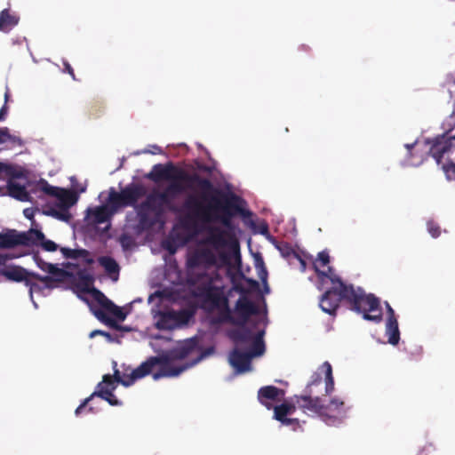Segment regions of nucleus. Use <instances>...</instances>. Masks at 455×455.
<instances>
[{
	"mask_svg": "<svg viewBox=\"0 0 455 455\" xmlns=\"http://www.w3.org/2000/svg\"><path fill=\"white\" fill-rule=\"evenodd\" d=\"M204 192H212V195L207 204L205 193L201 195H188L183 204L188 215L202 223L220 222L227 228H232V219L236 215H251L244 211V201L234 193L224 192L213 186L211 188H201Z\"/></svg>",
	"mask_w": 455,
	"mask_h": 455,
	"instance_id": "obj_1",
	"label": "nucleus"
},
{
	"mask_svg": "<svg viewBox=\"0 0 455 455\" xmlns=\"http://www.w3.org/2000/svg\"><path fill=\"white\" fill-rule=\"evenodd\" d=\"M353 294L347 292L343 297L339 290L330 288L321 296L319 306L324 313L335 315L343 300L351 310L362 313L363 319L379 323L382 319L379 299L373 294H365L364 291H356Z\"/></svg>",
	"mask_w": 455,
	"mask_h": 455,
	"instance_id": "obj_2",
	"label": "nucleus"
},
{
	"mask_svg": "<svg viewBox=\"0 0 455 455\" xmlns=\"http://www.w3.org/2000/svg\"><path fill=\"white\" fill-rule=\"evenodd\" d=\"M198 339L196 338H191L180 343L176 347L172 350L166 351L156 356L155 363L156 367L158 370L153 373V379L157 380L162 378H172L177 377L188 368V365H182L178 367L172 366V363L178 360L187 358L194 351L197 349Z\"/></svg>",
	"mask_w": 455,
	"mask_h": 455,
	"instance_id": "obj_3",
	"label": "nucleus"
},
{
	"mask_svg": "<svg viewBox=\"0 0 455 455\" xmlns=\"http://www.w3.org/2000/svg\"><path fill=\"white\" fill-rule=\"evenodd\" d=\"M148 180L158 183L163 180L170 182L183 181L188 183V187L196 185L199 188H211L212 183L210 180L201 177L198 173H188L184 169L176 166L169 162L165 164H155L149 173L146 176Z\"/></svg>",
	"mask_w": 455,
	"mask_h": 455,
	"instance_id": "obj_4",
	"label": "nucleus"
},
{
	"mask_svg": "<svg viewBox=\"0 0 455 455\" xmlns=\"http://www.w3.org/2000/svg\"><path fill=\"white\" fill-rule=\"evenodd\" d=\"M41 243L44 250L47 251H55L58 245L51 240H45L43 232L30 228L27 232L19 233L14 229L8 230L6 233H0V249H11L18 245L29 246Z\"/></svg>",
	"mask_w": 455,
	"mask_h": 455,
	"instance_id": "obj_5",
	"label": "nucleus"
},
{
	"mask_svg": "<svg viewBox=\"0 0 455 455\" xmlns=\"http://www.w3.org/2000/svg\"><path fill=\"white\" fill-rule=\"evenodd\" d=\"M199 297L208 311H217L218 315L212 319L213 323H224V315L229 308L228 297L225 294L224 288L211 283L199 289Z\"/></svg>",
	"mask_w": 455,
	"mask_h": 455,
	"instance_id": "obj_6",
	"label": "nucleus"
},
{
	"mask_svg": "<svg viewBox=\"0 0 455 455\" xmlns=\"http://www.w3.org/2000/svg\"><path fill=\"white\" fill-rule=\"evenodd\" d=\"M147 190L142 184L130 183L116 192L113 188H110L107 203L112 212H118L120 209L125 207H133L136 210L139 200L145 196Z\"/></svg>",
	"mask_w": 455,
	"mask_h": 455,
	"instance_id": "obj_7",
	"label": "nucleus"
},
{
	"mask_svg": "<svg viewBox=\"0 0 455 455\" xmlns=\"http://www.w3.org/2000/svg\"><path fill=\"white\" fill-rule=\"evenodd\" d=\"M0 275L8 281L16 283L23 282L26 286L29 287L31 294L34 291L39 289V286L33 282V279L44 283L46 286H49V283L53 281V278L49 275H40L37 273L30 272L18 265H10L5 268L0 269Z\"/></svg>",
	"mask_w": 455,
	"mask_h": 455,
	"instance_id": "obj_8",
	"label": "nucleus"
},
{
	"mask_svg": "<svg viewBox=\"0 0 455 455\" xmlns=\"http://www.w3.org/2000/svg\"><path fill=\"white\" fill-rule=\"evenodd\" d=\"M154 362H156V359L150 356L137 368L132 369L131 367H126L124 369L123 372L116 368V362H113L114 374L111 376L113 377V380H115V384L120 383L124 387H130L136 380L149 374L153 375L155 372L154 369L156 368Z\"/></svg>",
	"mask_w": 455,
	"mask_h": 455,
	"instance_id": "obj_9",
	"label": "nucleus"
},
{
	"mask_svg": "<svg viewBox=\"0 0 455 455\" xmlns=\"http://www.w3.org/2000/svg\"><path fill=\"white\" fill-rule=\"evenodd\" d=\"M259 314L258 306L248 297L243 295L236 300L234 309L229 307L224 315V323L246 325L251 316Z\"/></svg>",
	"mask_w": 455,
	"mask_h": 455,
	"instance_id": "obj_10",
	"label": "nucleus"
},
{
	"mask_svg": "<svg viewBox=\"0 0 455 455\" xmlns=\"http://www.w3.org/2000/svg\"><path fill=\"white\" fill-rule=\"evenodd\" d=\"M139 224L142 228H151L155 224V220L149 216V213H154L156 218H159L164 214V208L161 206L160 201L156 195V190L149 193L146 199L138 204L136 207Z\"/></svg>",
	"mask_w": 455,
	"mask_h": 455,
	"instance_id": "obj_11",
	"label": "nucleus"
},
{
	"mask_svg": "<svg viewBox=\"0 0 455 455\" xmlns=\"http://www.w3.org/2000/svg\"><path fill=\"white\" fill-rule=\"evenodd\" d=\"M217 264L215 252L206 247H198L191 251L187 259V266L189 269L202 267L204 270L210 269Z\"/></svg>",
	"mask_w": 455,
	"mask_h": 455,
	"instance_id": "obj_12",
	"label": "nucleus"
},
{
	"mask_svg": "<svg viewBox=\"0 0 455 455\" xmlns=\"http://www.w3.org/2000/svg\"><path fill=\"white\" fill-rule=\"evenodd\" d=\"M196 185L193 187H188V183L183 181L170 182L168 186L163 191H156L158 201H160L161 206L165 209L173 210V201L176 197L188 189H194Z\"/></svg>",
	"mask_w": 455,
	"mask_h": 455,
	"instance_id": "obj_13",
	"label": "nucleus"
},
{
	"mask_svg": "<svg viewBox=\"0 0 455 455\" xmlns=\"http://www.w3.org/2000/svg\"><path fill=\"white\" fill-rule=\"evenodd\" d=\"M426 142L430 145L429 154L437 164L442 163L444 154L455 148V137H448L446 134L427 139Z\"/></svg>",
	"mask_w": 455,
	"mask_h": 455,
	"instance_id": "obj_14",
	"label": "nucleus"
},
{
	"mask_svg": "<svg viewBox=\"0 0 455 455\" xmlns=\"http://www.w3.org/2000/svg\"><path fill=\"white\" fill-rule=\"evenodd\" d=\"M116 388V384H115L113 377L110 374H105L102 378V381L97 385V390L91 395V397H100L112 406L121 405L122 403L113 393Z\"/></svg>",
	"mask_w": 455,
	"mask_h": 455,
	"instance_id": "obj_15",
	"label": "nucleus"
},
{
	"mask_svg": "<svg viewBox=\"0 0 455 455\" xmlns=\"http://www.w3.org/2000/svg\"><path fill=\"white\" fill-rule=\"evenodd\" d=\"M312 395L306 393L304 395L297 396V404L305 413L317 415L323 419V400L318 396L313 397Z\"/></svg>",
	"mask_w": 455,
	"mask_h": 455,
	"instance_id": "obj_16",
	"label": "nucleus"
},
{
	"mask_svg": "<svg viewBox=\"0 0 455 455\" xmlns=\"http://www.w3.org/2000/svg\"><path fill=\"white\" fill-rule=\"evenodd\" d=\"M207 235L200 242V244L211 245L213 249L219 250L228 245V237L232 235L218 226H210L206 228Z\"/></svg>",
	"mask_w": 455,
	"mask_h": 455,
	"instance_id": "obj_17",
	"label": "nucleus"
},
{
	"mask_svg": "<svg viewBox=\"0 0 455 455\" xmlns=\"http://www.w3.org/2000/svg\"><path fill=\"white\" fill-rule=\"evenodd\" d=\"M315 270L319 278L323 279L327 278L331 283L332 286L331 288H337L341 291L343 297L346 293L349 292L350 295H354L353 292L356 291H363L361 287H355L353 284H347L343 282V280L334 273L332 267H329L327 271H321L318 269L316 264L314 265Z\"/></svg>",
	"mask_w": 455,
	"mask_h": 455,
	"instance_id": "obj_18",
	"label": "nucleus"
},
{
	"mask_svg": "<svg viewBox=\"0 0 455 455\" xmlns=\"http://www.w3.org/2000/svg\"><path fill=\"white\" fill-rule=\"evenodd\" d=\"M344 402L339 398L334 397L330 400L329 403L323 401V420L327 424H335L339 422L341 418L345 416Z\"/></svg>",
	"mask_w": 455,
	"mask_h": 455,
	"instance_id": "obj_19",
	"label": "nucleus"
},
{
	"mask_svg": "<svg viewBox=\"0 0 455 455\" xmlns=\"http://www.w3.org/2000/svg\"><path fill=\"white\" fill-rule=\"evenodd\" d=\"M284 394V390L275 386H265L259 389L257 398L267 410H272L273 404L270 402H280Z\"/></svg>",
	"mask_w": 455,
	"mask_h": 455,
	"instance_id": "obj_20",
	"label": "nucleus"
},
{
	"mask_svg": "<svg viewBox=\"0 0 455 455\" xmlns=\"http://www.w3.org/2000/svg\"><path fill=\"white\" fill-rule=\"evenodd\" d=\"M274 419L281 422L284 426L299 427V422L298 419L288 418L296 411V406L293 403H283L280 405L273 406Z\"/></svg>",
	"mask_w": 455,
	"mask_h": 455,
	"instance_id": "obj_21",
	"label": "nucleus"
},
{
	"mask_svg": "<svg viewBox=\"0 0 455 455\" xmlns=\"http://www.w3.org/2000/svg\"><path fill=\"white\" fill-rule=\"evenodd\" d=\"M92 296L99 306L102 307L108 314L114 315L120 321H124L125 319L126 314L109 299H108L103 292L94 289L92 291Z\"/></svg>",
	"mask_w": 455,
	"mask_h": 455,
	"instance_id": "obj_22",
	"label": "nucleus"
},
{
	"mask_svg": "<svg viewBox=\"0 0 455 455\" xmlns=\"http://www.w3.org/2000/svg\"><path fill=\"white\" fill-rule=\"evenodd\" d=\"M252 357L250 353L243 352L235 348L229 355L230 364L239 372H244L250 370Z\"/></svg>",
	"mask_w": 455,
	"mask_h": 455,
	"instance_id": "obj_23",
	"label": "nucleus"
},
{
	"mask_svg": "<svg viewBox=\"0 0 455 455\" xmlns=\"http://www.w3.org/2000/svg\"><path fill=\"white\" fill-rule=\"evenodd\" d=\"M3 188L4 192V195H9L21 202H31L30 193L26 189L25 186L12 180H8L6 187Z\"/></svg>",
	"mask_w": 455,
	"mask_h": 455,
	"instance_id": "obj_24",
	"label": "nucleus"
},
{
	"mask_svg": "<svg viewBox=\"0 0 455 455\" xmlns=\"http://www.w3.org/2000/svg\"><path fill=\"white\" fill-rule=\"evenodd\" d=\"M237 328L229 331L228 336L238 347L250 344L255 338L252 331L246 325H236Z\"/></svg>",
	"mask_w": 455,
	"mask_h": 455,
	"instance_id": "obj_25",
	"label": "nucleus"
},
{
	"mask_svg": "<svg viewBox=\"0 0 455 455\" xmlns=\"http://www.w3.org/2000/svg\"><path fill=\"white\" fill-rule=\"evenodd\" d=\"M92 221L94 224H102L105 222H109L110 219L116 213L112 212V209L108 206V204L106 203L105 205L98 206L90 212Z\"/></svg>",
	"mask_w": 455,
	"mask_h": 455,
	"instance_id": "obj_26",
	"label": "nucleus"
},
{
	"mask_svg": "<svg viewBox=\"0 0 455 455\" xmlns=\"http://www.w3.org/2000/svg\"><path fill=\"white\" fill-rule=\"evenodd\" d=\"M19 20L20 18L11 13L9 9H4L0 12V31L8 33L19 23Z\"/></svg>",
	"mask_w": 455,
	"mask_h": 455,
	"instance_id": "obj_27",
	"label": "nucleus"
},
{
	"mask_svg": "<svg viewBox=\"0 0 455 455\" xmlns=\"http://www.w3.org/2000/svg\"><path fill=\"white\" fill-rule=\"evenodd\" d=\"M94 282L93 276L87 273L86 270H79L76 273V286L84 292H90L92 294V291L95 288H92Z\"/></svg>",
	"mask_w": 455,
	"mask_h": 455,
	"instance_id": "obj_28",
	"label": "nucleus"
},
{
	"mask_svg": "<svg viewBox=\"0 0 455 455\" xmlns=\"http://www.w3.org/2000/svg\"><path fill=\"white\" fill-rule=\"evenodd\" d=\"M55 198L59 201L58 207L66 209H69L73 206L78 199L75 192L64 188H60Z\"/></svg>",
	"mask_w": 455,
	"mask_h": 455,
	"instance_id": "obj_29",
	"label": "nucleus"
},
{
	"mask_svg": "<svg viewBox=\"0 0 455 455\" xmlns=\"http://www.w3.org/2000/svg\"><path fill=\"white\" fill-rule=\"evenodd\" d=\"M93 315L99 319L100 322L106 323L107 325L116 329V330H124L128 331V328L123 327L119 325L114 319L108 315V311H106L102 307L100 308H92Z\"/></svg>",
	"mask_w": 455,
	"mask_h": 455,
	"instance_id": "obj_30",
	"label": "nucleus"
},
{
	"mask_svg": "<svg viewBox=\"0 0 455 455\" xmlns=\"http://www.w3.org/2000/svg\"><path fill=\"white\" fill-rule=\"evenodd\" d=\"M60 251L66 259H77L83 257V258H86L85 262L87 264L90 265V264L93 263V259L92 258H88L89 251L84 249L77 250V249H70V248L63 247L60 249Z\"/></svg>",
	"mask_w": 455,
	"mask_h": 455,
	"instance_id": "obj_31",
	"label": "nucleus"
},
{
	"mask_svg": "<svg viewBox=\"0 0 455 455\" xmlns=\"http://www.w3.org/2000/svg\"><path fill=\"white\" fill-rule=\"evenodd\" d=\"M386 335L388 337V342L391 345H397L400 339V331L397 319L387 321Z\"/></svg>",
	"mask_w": 455,
	"mask_h": 455,
	"instance_id": "obj_32",
	"label": "nucleus"
},
{
	"mask_svg": "<svg viewBox=\"0 0 455 455\" xmlns=\"http://www.w3.org/2000/svg\"><path fill=\"white\" fill-rule=\"evenodd\" d=\"M263 335H264V331H259L256 335H255V338L251 341V347H250V350L247 351L248 353H250V355H251V357H255V356H259L261 355H263L264 351H265V344H264V341H263Z\"/></svg>",
	"mask_w": 455,
	"mask_h": 455,
	"instance_id": "obj_33",
	"label": "nucleus"
},
{
	"mask_svg": "<svg viewBox=\"0 0 455 455\" xmlns=\"http://www.w3.org/2000/svg\"><path fill=\"white\" fill-rule=\"evenodd\" d=\"M98 261L108 275H118L120 267L115 259L109 256H101L98 259Z\"/></svg>",
	"mask_w": 455,
	"mask_h": 455,
	"instance_id": "obj_34",
	"label": "nucleus"
},
{
	"mask_svg": "<svg viewBox=\"0 0 455 455\" xmlns=\"http://www.w3.org/2000/svg\"><path fill=\"white\" fill-rule=\"evenodd\" d=\"M156 325L159 330H173L177 328L171 311L162 313Z\"/></svg>",
	"mask_w": 455,
	"mask_h": 455,
	"instance_id": "obj_35",
	"label": "nucleus"
},
{
	"mask_svg": "<svg viewBox=\"0 0 455 455\" xmlns=\"http://www.w3.org/2000/svg\"><path fill=\"white\" fill-rule=\"evenodd\" d=\"M325 375V395H331L334 390V379L332 376V368L329 362H324L322 365Z\"/></svg>",
	"mask_w": 455,
	"mask_h": 455,
	"instance_id": "obj_36",
	"label": "nucleus"
},
{
	"mask_svg": "<svg viewBox=\"0 0 455 455\" xmlns=\"http://www.w3.org/2000/svg\"><path fill=\"white\" fill-rule=\"evenodd\" d=\"M171 312L177 327L187 324L192 317V313L187 309Z\"/></svg>",
	"mask_w": 455,
	"mask_h": 455,
	"instance_id": "obj_37",
	"label": "nucleus"
},
{
	"mask_svg": "<svg viewBox=\"0 0 455 455\" xmlns=\"http://www.w3.org/2000/svg\"><path fill=\"white\" fill-rule=\"evenodd\" d=\"M7 141L18 146H22L23 144L22 140L18 136L12 135L7 127L0 128V144Z\"/></svg>",
	"mask_w": 455,
	"mask_h": 455,
	"instance_id": "obj_38",
	"label": "nucleus"
},
{
	"mask_svg": "<svg viewBox=\"0 0 455 455\" xmlns=\"http://www.w3.org/2000/svg\"><path fill=\"white\" fill-rule=\"evenodd\" d=\"M2 170L10 178L9 180H14L24 177V173L20 170H17L15 167L8 164H4Z\"/></svg>",
	"mask_w": 455,
	"mask_h": 455,
	"instance_id": "obj_39",
	"label": "nucleus"
},
{
	"mask_svg": "<svg viewBox=\"0 0 455 455\" xmlns=\"http://www.w3.org/2000/svg\"><path fill=\"white\" fill-rule=\"evenodd\" d=\"M442 169L448 180H455V164L452 161L443 164Z\"/></svg>",
	"mask_w": 455,
	"mask_h": 455,
	"instance_id": "obj_40",
	"label": "nucleus"
},
{
	"mask_svg": "<svg viewBox=\"0 0 455 455\" xmlns=\"http://www.w3.org/2000/svg\"><path fill=\"white\" fill-rule=\"evenodd\" d=\"M39 186H40V189L44 193H45L46 195L54 196V197H56V196L58 195L59 191L60 190V188L51 186L45 180L41 181Z\"/></svg>",
	"mask_w": 455,
	"mask_h": 455,
	"instance_id": "obj_41",
	"label": "nucleus"
},
{
	"mask_svg": "<svg viewBox=\"0 0 455 455\" xmlns=\"http://www.w3.org/2000/svg\"><path fill=\"white\" fill-rule=\"evenodd\" d=\"M50 214L60 220L68 221L71 218L70 213L68 212V209L66 208H59V210H51Z\"/></svg>",
	"mask_w": 455,
	"mask_h": 455,
	"instance_id": "obj_42",
	"label": "nucleus"
},
{
	"mask_svg": "<svg viewBox=\"0 0 455 455\" xmlns=\"http://www.w3.org/2000/svg\"><path fill=\"white\" fill-rule=\"evenodd\" d=\"M427 229L433 238L439 237L442 233L440 226L433 220H430L427 222Z\"/></svg>",
	"mask_w": 455,
	"mask_h": 455,
	"instance_id": "obj_43",
	"label": "nucleus"
},
{
	"mask_svg": "<svg viewBox=\"0 0 455 455\" xmlns=\"http://www.w3.org/2000/svg\"><path fill=\"white\" fill-rule=\"evenodd\" d=\"M321 383H322V376H321V374L318 373V372H314L313 375L311 376L310 381L307 385L305 392L306 393H309V394H313L314 393L313 387L318 386Z\"/></svg>",
	"mask_w": 455,
	"mask_h": 455,
	"instance_id": "obj_44",
	"label": "nucleus"
},
{
	"mask_svg": "<svg viewBox=\"0 0 455 455\" xmlns=\"http://www.w3.org/2000/svg\"><path fill=\"white\" fill-rule=\"evenodd\" d=\"M279 251L285 257H288L291 254L295 255L299 259L303 267H305L306 262L294 251V250L288 243H285V244L280 246Z\"/></svg>",
	"mask_w": 455,
	"mask_h": 455,
	"instance_id": "obj_45",
	"label": "nucleus"
},
{
	"mask_svg": "<svg viewBox=\"0 0 455 455\" xmlns=\"http://www.w3.org/2000/svg\"><path fill=\"white\" fill-rule=\"evenodd\" d=\"M259 277L261 280V282L263 283L266 291H268V287H267V271L262 260H261L259 267Z\"/></svg>",
	"mask_w": 455,
	"mask_h": 455,
	"instance_id": "obj_46",
	"label": "nucleus"
},
{
	"mask_svg": "<svg viewBox=\"0 0 455 455\" xmlns=\"http://www.w3.org/2000/svg\"><path fill=\"white\" fill-rule=\"evenodd\" d=\"M317 261L322 267H325L330 262L329 253L325 251H320L317 255Z\"/></svg>",
	"mask_w": 455,
	"mask_h": 455,
	"instance_id": "obj_47",
	"label": "nucleus"
},
{
	"mask_svg": "<svg viewBox=\"0 0 455 455\" xmlns=\"http://www.w3.org/2000/svg\"><path fill=\"white\" fill-rule=\"evenodd\" d=\"M47 271L49 274L58 277H62L65 274V271L63 269H60L52 264H49L47 266Z\"/></svg>",
	"mask_w": 455,
	"mask_h": 455,
	"instance_id": "obj_48",
	"label": "nucleus"
},
{
	"mask_svg": "<svg viewBox=\"0 0 455 455\" xmlns=\"http://www.w3.org/2000/svg\"><path fill=\"white\" fill-rule=\"evenodd\" d=\"M9 100V90L7 89L4 93V104L0 109V119L3 121L5 119L8 113L7 101Z\"/></svg>",
	"mask_w": 455,
	"mask_h": 455,
	"instance_id": "obj_49",
	"label": "nucleus"
},
{
	"mask_svg": "<svg viewBox=\"0 0 455 455\" xmlns=\"http://www.w3.org/2000/svg\"><path fill=\"white\" fill-rule=\"evenodd\" d=\"M63 66H64V71L68 72L73 80H76L74 69L71 67V65L67 60H64Z\"/></svg>",
	"mask_w": 455,
	"mask_h": 455,
	"instance_id": "obj_50",
	"label": "nucleus"
},
{
	"mask_svg": "<svg viewBox=\"0 0 455 455\" xmlns=\"http://www.w3.org/2000/svg\"><path fill=\"white\" fill-rule=\"evenodd\" d=\"M386 307H387V321H390V320H393V319H397L396 316H395L394 309L391 307V306L387 302L386 303Z\"/></svg>",
	"mask_w": 455,
	"mask_h": 455,
	"instance_id": "obj_51",
	"label": "nucleus"
},
{
	"mask_svg": "<svg viewBox=\"0 0 455 455\" xmlns=\"http://www.w3.org/2000/svg\"><path fill=\"white\" fill-rule=\"evenodd\" d=\"M95 335L104 336V337H106L108 339L111 340V335H110V333H108V332H107V331H100V330H95V331H93L90 334V337H94Z\"/></svg>",
	"mask_w": 455,
	"mask_h": 455,
	"instance_id": "obj_52",
	"label": "nucleus"
},
{
	"mask_svg": "<svg viewBox=\"0 0 455 455\" xmlns=\"http://www.w3.org/2000/svg\"><path fill=\"white\" fill-rule=\"evenodd\" d=\"M92 397H88L86 398L76 410L75 413L76 415H79L81 413V411L86 406V404L89 403V401L92 399Z\"/></svg>",
	"mask_w": 455,
	"mask_h": 455,
	"instance_id": "obj_53",
	"label": "nucleus"
},
{
	"mask_svg": "<svg viewBox=\"0 0 455 455\" xmlns=\"http://www.w3.org/2000/svg\"><path fill=\"white\" fill-rule=\"evenodd\" d=\"M12 257L9 254L0 253V265H5L7 260L11 259Z\"/></svg>",
	"mask_w": 455,
	"mask_h": 455,
	"instance_id": "obj_54",
	"label": "nucleus"
},
{
	"mask_svg": "<svg viewBox=\"0 0 455 455\" xmlns=\"http://www.w3.org/2000/svg\"><path fill=\"white\" fill-rule=\"evenodd\" d=\"M415 145H416V142L405 145V148L408 149V154L410 156L411 155V149L415 147Z\"/></svg>",
	"mask_w": 455,
	"mask_h": 455,
	"instance_id": "obj_55",
	"label": "nucleus"
},
{
	"mask_svg": "<svg viewBox=\"0 0 455 455\" xmlns=\"http://www.w3.org/2000/svg\"><path fill=\"white\" fill-rule=\"evenodd\" d=\"M260 233L265 235V234H267L268 233V227L267 224H264L261 228H260Z\"/></svg>",
	"mask_w": 455,
	"mask_h": 455,
	"instance_id": "obj_56",
	"label": "nucleus"
},
{
	"mask_svg": "<svg viewBox=\"0 0 455 455\" xmlns=\"http://www.w3.org/2000/svg\"><path fill=\"white\" fill-rule=\"evenodd\" d=\"M24 215L28 218V219H31L32 218V213L29 212V209H25L24 210Z\"/></svg>",
	"mask_w": 455,
	"mask_h": 455,
	"instance_id": "obj_57",
	"label": "nucleus"
},
{
	"mask_svg": "<svg viewBox=\"0 0 455 455\" xmlns=\"http://www.w3.org/2000/svg\"><path fill=\"white\" fill-rule=\"evenodd\" d=\"M4 188L3 187H0V196H4Z\"/></svg>",
	"mask_w": 455,
	"mask_h": 455,
	"instance_id": "obj_58",
	"label": "nucleus"
},
{
	"mask_svg": "<svg viewBox=\"0 0 455 455\" xmlns=\"http://www.w3.org/2000/svg\"><path fill=\"white\" fill-rule=\"evenodd\" d=\"M234 243V246H235V248H238V243H237V242H236V241H234V243Z\"/></svg>",
	"mask_w": 455,
	"mask_h": 455,
	"instance_id": "obj_59",
	"label": "nucleus"
},
{
	"mask_svg": "<svg viewBox=\"0 0 455 455\" xmlns=\"http://www.w3.org/2000/svg\"><path fill=\"white\" fill-rule=\"evenodd\" d=\"M203 356H204V355H201L199 356V358H198L196 362L200 361V360L203 358Z\"/></svg>",
	"mask_w": 455,
	"mask_h": 455,
	"instance_id": "obj_60",
	"label": "nucleus"
},
{
	"mask_svg": "<svg viewBox=\"0 0 455 455\" xmlns=\"http://www.w3.org/2000/svg\"><path fill=\"white\" fill-rule=\"evenodd\" d=\"M110 228V225L108 224L107 227H106V230H108Z\"/></svg>",
	"mask_w": 455,
	"mask_h": 455,
	"instance_id": "obj_61",
	"label": "nucleus"
},
{
	"mask_svg": "<svg viewBox=\"0 0 455 455\" xmlns=\"http://www.w3.org/2000/svg\"><path fill=\"white\" fill-rule=\"evenodd\" d=\"M0 121H3L2 119H0Z\"/></svg>",
	"mask_w": 455,
	"mask_h": 455,
	"instance_id": "obj_62",
	"label": "nucleus"
}]
</instances>
